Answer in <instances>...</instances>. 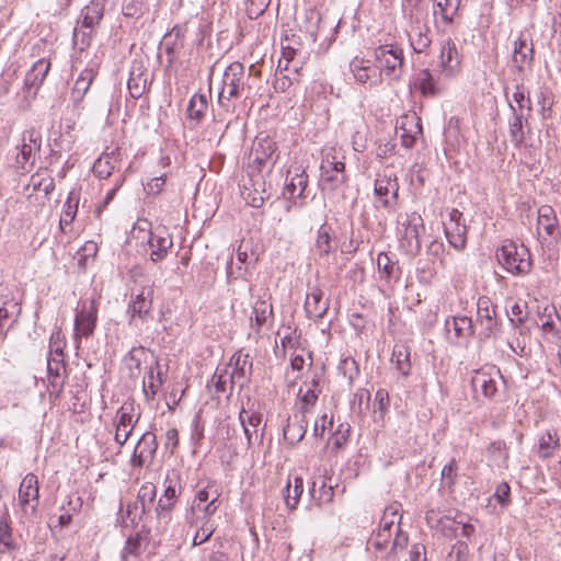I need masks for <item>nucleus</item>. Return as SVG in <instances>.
Masks as SVG:
<instances>
[{
	"mask_svg": "<svg viewBox=\"0 0 561 561\" xmlns=\"http://www.w3.org/2000/svg\"><path fill=\"white\" fill-rule=\"evenodd\" d=\"M219 508V504L191 506L186 514V522L190 527H210L216 528L214 516Z\"/></svg>",
	"mask_w": 561,
	"mask_h": 561,
	"instance_id": "obj_26",
	"label": "nucleus"
},
{
	"mask_svg": "<svg viewBox=\"0 0 561 561\" xmlns=\"http://www.w3.org/2000/svg\"><path fill=\"white\" fill-rule=\"evenodd\" d=\"M497 260L502 266L512 274H525L530 268V254L523 244L513 241L505 242L499 253Z\"/></svg>",
	"mask_w": 561,
	"mask_h": 561,
	"instance_id": "obj_3",
	"label": "nucleus"
},
{
	"mask_svg": "<svg viewBox=\"0 0 561 561\" xmlns=\"http://www.w3.org/2000/svg\"><path fill=\"white\" fill-rule=\"evenodd\" d=\"M560 449V438L556 432L547 431L539 437L537 454L541 459L551 458Z\"/></svg>",
	"mask_w": 561,
	"mask_h": 561,
	"instance_id": "obj_48",
	"label": "nucleus"
},
{
	"mask_svg": "<svg viewBox=\"0 0 561 561\" xmlns=\"http://www.w3.org/2000/svg\"><path fill=\"white\" fill-rule=\"evenodd\" d=\"M502 383V376L495 367L476 370L471 377V387L477 398L494 399Z\"/></svg>",
	"mask_w": 561,
	"mask_h": 561,
	"instance_id": "obj_8",
	"label": "nucleus"
},
{
	"mask_svg": "<svg viewBox=\"0 0 561 561\" xmlns=\"http://www.w3.org/2000/svg\"><path fill=\"white\" fill-rule=\"evenodd\" d=\"M411 31L409 33L410 44L415 53H423L430 47L432 38L430 35V28L425 24L410 25Z\"/></svg>",
	"mask_w": 561,
	"mask_h": 561,
	"instance_id": "obj_42",
	"label": "nucleus"
},
{
	"mask_svg": "<svg viewBox=\"0 0 561 561\" xmlns=\"http://www.w3.org/2000/svg\"><path fill=\"white\" fill-rule=\"evenodd\" d=\"M376 67L389 79H398L403 68V51L394 45H382L375 49Z\"/></svg>",
	"mask_w": 561,
	"mask_h": 561,
	"instance_id": "obj_6",
	"label": "nucleus"
},
{
	"mask_svg": "<svg viewBox=\"0 0 561 561\" xmlns=\"http://www.w3.org/2000/svg\"><path fill=\"white\" fill-rule=\"evenodd\" d=\"M122 153L118 148L106 150L93 164V173L100 179H107L118 168Z\"/></svg>",
	"mask_w": 561,
	"mask_h": 561,
	"instance_id": "obj_29",
	"label": "nucleus"
},
{
	"mask_svg": "<svg viewBox=\"0 0 561 561\" xmlns=\"http://www.w3.org/2000/svg\"><path fill=\"white\" fill-rule=\"evenodd\" d=\"M391 362L396 365L398 371L408 377L411 373V353L408 346L403 344L396 345L392 352Z\"/></svg>",
	"mask_w": 561,
	"mask_h": 561,
	"instance_id": "obj_51",
	"label": "nucleus"
},
{
	"mask_svg": "<svg viewBox=\"0 0 561 561\" xmlns=\"http://www.w3.org/2000/svg\"><path fill=\"white\" fill-rule=\"evenodd\" d=\"M537 233L543 241H558L561 238V226L556 210L550 205L538 208Z\"/></svg>",
	"mask_w": 561,
	"mask_h": 561,
	"instance_id": "obj_17",
	"label": "nucleus"
},
{
	"mask_svg": "<svg viewBox=\"0 0 561 561\" xmlns=\"http://www.w3.org/2000/svg\"><path fill=\"white\" fill-rule=\"evenodd\" d=\"M66 347V340L60 330L53 331L49 339L48 355L47 357L64 358V348Z\"/></svg>",
	"mask_w": 561,
	"mask_h": 561,
	"instance_id": "obj_59",
	"label": "nucleus"
},
{
	"mask_svg": "<svg viewBox=\"0 0 561 561\" xmlns=\"http://www.w3.org/2000/svg\"><path fill=\"white\" fill-rule=\"evenodd\" d=\"M534 58L533 44H529L526 38L518 37L514 42L513 62L522 70L524 66L530 65Z\"/></svg>",
	"mask_w": 561,
	"mask_h": 561,
	"instance_id": "obj_43",
	"label": "nucleus"
},
{
	"mask_svg": "<svg viewBox=\"0 0 561 561\" xmlns=\"http://www.w3.org/2000/svg\"><path fill=\"white\" fill-rule=\"evenodd\" d=\"M251 317V328L256 333L261 331L264 325L271 324L273 321V306L267 299H259L253 305Z\"/></svg>",
	"mask_w": 561,
	"mask_h": 561,
	"instance_id": "obj_35",
	"label": "nucleus"
},
{
	"mask_svg": "<svg viewBox=\"0 0 561 561\" xmlns=\"http://www.w3.org/2000/svg\"><path fill=\"white\" fill-rule=\"evenodd\" d=\"M276 151V142L268 137H256L253 142L250 156L248 170L250 176H262L261 172L266 167L274 165L273 156Z\"/></svg>",
	"mask_w": 561,
	"mask_h": 561,
	"instance_id": "obj_7",
	"label": "nucleus"
},
{
	"mask_svg": "<svg viewBox=\"0 0 561 561\" xmlns=\"http://www.w3.org/2000/svg\"><path fill=\"white\" fill-rule=\"evenodd\" d=\"M251 186L244 181L243 190L241 192L244 201L252 207L259 208L264 204L265 190L263 176H251L250 179Z\"/></svg>",
	"mask_w": 561,
	"mask_h": 561,
	"instance_id": "obj_36",
	"label": "nucleus"
},
{
	"mask_svg": "<svg viewBox=\"0 0 561 561\" xmlns=\"http://www.w3.org/2000/svg\"><path fill=\"white\" fill-rule=\"evenodd\" d=\"M20 312L21 308L15 299L3 300L0 297V330H9L16 323Z\"/></svg>",
	"mask_w": 561,
	"mask_h": 561,
	"instance_id": "obj_41",
	"label": "nucleus"
},
{
	"mask_svg": "<svg viewBox=\"0 0 561 561\" xmlns=\"http://www.w3.org/2000/svg\"><path fill=\"white\" fill-rule=\"evenodd\" d=\"M525 114H518L512 112V116L508 119V134L510 139L515 148H524L526 146V136L531 134V129L528 125V118Z\"/></svg>",
	"mask_w": 561,
	"mask_h": 561,
	"instance_id": "obj_25",
	"label": "nucleus"
},
{
	"mask_svg": "<svg viewBox=\"0 0 561 561\" xmlns=\"http://www.w3.org/2000/svg\"><path fill=\"white\" fill-rule=\"evenodd\" d=\"M19 506L25 517L32 518L36 515L39 505L38 479L34 473H27L19 486Z\"/></svg>",
	"mask_w": 561,
	"mask_h": 561,
	"instance_id": "obj_11",
	"label": "nucleus"
},
{
	"mask_svg": "<svg viewBox=\"0 0 561 561\" xmlns=\"http://www.w3.org/2000/svg\"><path fill=\"white\" fill-rule=\"evenodd\" d=\"M96 73L98 71L93 67H87L80 72L72 89V98L76 102L83 99L95 79Z\"/></svg>",
	"mask_w": 561,
	"mask_h": 561,
	"instance_id": "obj_46",
	"label": "nucleus"
},
{
	"mask_svg": "<svg viewBox=\"0 0 561 561\" xmlns=\"http://www.w3.org/2000/svg\"><path fill=\"white\" fill-rule=\"evenodd\" d=\"M345 163L335 156L327 153L321 163L320 186L322 191H335L346 181Z\"/></svg>",
	"mask_w": 561,
	"mask_h": 561,
	"instance_id": "obj_13",
	"label": "nucleus"
},
{
	"mask_svg": "<svg viewBox=\"0 0 561 561\" xmlns=\"http://www.w3.org/2000/svg\"><path fill=\"white\" fill-rule=\"evenodd\" d=\"M477 320L479 321L482 330L481 335L484 337L491 336L497 325L495 318V307L488 297H480L477 302Z\"/></svg>",
	"mask_w": 561,
	"mask_h": 561,
	"instance_id": "obj_24",
	"label": "nucleus"
},
{
	"mask_svg": "<svg viewBox=\"0 0 561 561\" xmlns=\"http://www.w3.org/2000/svg\"><path fill=\"white\" fill-rule=\"evenodd\" d=\"M398 178L393 171L386 169L377 174L374 193L381 207L392 209L398 201Z\"/></svg>",
	"mask_w": 561,
	"mask_h": 561,
	"instance_id": "obj_9",
	"label": "nucleus"
},
{
	"mask_svg": "<svg viewBox=\"0 0 561 561\" xmlns=\"http://www.w3.org/2000/svg\"><path fill=\"white\" fill-rule=\"evenodd\" d=\"M68 379L67 364L64 358L47 357V381L50 398L58 399Z\"/></svg>",
	"mask_w": 561,
	"mask_h": 561,
	"instance_id": "obj_18",
	"label": "nucleus"
},
{
	"mask_svg": "<svg viewBox=\"0 0 561 561\" xmlns=\"http://www.w3.org/2000/svg\"><path fill=\"white\" fill-rule=\"evenodd\" d=\"M445 233L448 242L457 250L465 248L467 227L463 222H444Z\"/></svg>",
	"mask_w": 561,
	"mask_h": 561,
	"instance_id": "obj_47",
	"label": "nucleus"
},
{
	"mask_svg": "<svg viewBox=\"0 0 561 561\" xmlns=\"http://www.w3.org/2000/svg\"><path fill=\"white\" fill-rule=\"evenodd\" d=\"M308 185V176L299 168L295 169V172L288 171L284 194L289 198H301L304 192Z\"/></svg>",
	"mask_w": 561,
	"mask_h": 561,
	"instance_id": "obj_37",
	"label": "nucleus"
},
{
	"mask_svg": "<svg viewBox=\"0 0 561 561\" xmlns=\"http://www.w3.org/2000/svg\"><path fill=\"white\" fill-rule=\"evenodd\" d=\"M439 64L440 67L448 73L453 72L454 69L458 66V53L454 42L447 41L442 46Z\"/></svg>",
	"mask_w": 561,
	"mask_h": 561,
	"instance_id": "obj_53",
	"label": "nucleus"
},
{
	"mask_svg": "<svg viewBox=\"0 0 561 561\" xmlns=\"http://www.w3.org/2000/svg\"><path fill=\"white\" fill-rule=\"evenodd\" d=\"M445 328L449 334H454L453 342L458 345L467 343L474 333L472 320L466 316L446 319Z\"/></svg>",
	"mask_w": 561,
	"mask_h": 561,
	"instance_id": "obj_23",
	"label": "nucleus"
},
{
	"mask_svg": "<svg viewBox=\"0 0 561 561\" xmlns=\"http://www.w3.org/2000/svg\"><path fill=\"white\" fill-rule=\"evenodd\" d=\"M140 417V413L136 412V405L134 401H126L123 405L117 410L114 424H115V442L123 446L138 423Z\"/></svg>",
	"mask_w": 561,
	"mask_h": 561,
	"instance_id": "obj_10",
	"label": "nucleus"
},
{
	"mask_svg": "<svg viewBox=\"0 0 561 561\" xmlns=\"http://www.w3.org/2000/svg\"><path fill=\"white\" fill-rule=\"evenodd\" d=\"M401 504L393 502L388 505L381 516L379 528L390 529L396 531V536L392 540L389 554H398L403 551L409 542V536L401 529Z\"/></svg>",
	"mask_w": 561,
	"mask_h": 561,
	"instance_id": "obj_5",
	"label": "nucleus"
},
{
	"mask_svg": "<svg viewBox=\"0 0 561 561\" xmlns=\"http://www.w3.org/2000/svg\"><path fill=\"white\" fill-rule=\"evenodd\" d=\"M513 102L508 103L511 112L525 114L527 116L531 115V101L529 96L524 92L523 87L517 85L515 92L513 93Z\"/></svg>",
	"mask_w": 561,
	"mask_h": 561,
	"instance_id": "obj_55",
	"label": "nucleus"
},
{
	"mask_svg": "<svg viewBox=\"0 0 561 561\" xmlns=\"http://www.w3.org/2000/svg\"><path fill=\"white\" fill-rule=\"evenodd\" d=\"M79 202L80 193L76 190H71L64 205L62 214L59 221V227L61 230H64L66 226L70 225L75 220L76 215L78 213Z\"/></svg>",
	"mask_w": 561,
	"mask_h": 561,
	"instance_id": "obj_49",
	"label": "nucleus"
},
{
	"mask_svg": "<svg viewBox=\"0 0 561 561\" xmlns=\"http://www.w3.org/2000/svg\"><path fill=\"white\" fill-rule=\"evenodd\" d=\"M157 496L156 485L151 482L144 483L138 492L134 502L126 506V518L131 524L137 525L142 517L150 512Z\"/></svg>",
	"mask_w": 561,
	"mask_h": 561,
	"instance_id": "obj_12",
	"label": "nucleus"
},
{
	"mask_svg": "<svg viewBox=\"0 0 561 561\" xmlns=\"http://www.w3.org/2000/svg\"><path fill=\"white\" fill-rule=\"evenodd\" d=\"M314 248L320 256H328L335 250L336 243L332 238V228L329 225L323 224L318 229Z\"/></svg>",
	"mask_w": 561,
	"mask_h": 561,
	"instance_id": "obj_44",
	"label": "nucleus"
},
{
	"mask_svg": "<svg viewBox=\"0 0 561 561\" xmlns=\"http://www.w3.org/2000/svg\"><path fill=\"white\" fill-rule=\"evenodd\" d=\"M394 536V530L378 528L377 533L369 539L368 545L375 551L381 553L382 558L390 560L397 556L389 554V550Z\"/></svg>",
	"mask_w": 561,
	"mask_h": 561,
	"instance_id": "obj_39",
	"label": "nucleus"
},
{
	"mask_svg": "<svg viewBox=\"0 0 561 561\" xmlns=\"http://www.w3.org/2000/svg\"><path fill=\"white\" fill-rule=\"evenodd\" d=\"M350 69L356 82L370 87L381 83V72L369 59L355 57L350 62Z\"/></svg>",
	"mask_w": 561,
	"mask_h": 561,
	"instance_id": "obj_20",
	"label": "nucleus"
},
{
	"mask_svg": "<svg viewBox=\"0 0 561 561\" xmlns=\"http://www.w3.org/2000/svg\"><path fill=\"white\" fill-rule=\"evenodd\" d=\"M247 80L244 66L237 61L230 64L222 76L221 90L218 95L219 105L226 111L234 108L231 101L242 95L247 87Z\"/></svg>",
	"mask_w": 561,
	"mask_h": 561,
	"instance_id": "obj_2",
	"label": "nucleus"
},
{
	"mask_svg": "<svg viewBox=\"0 0 561 561\" xmlns=\"http://www.w3.org/2000/svg\"><path fill=\"white\" fill-rule=\"evenodd\" d=\"M239 420L243 427L248 446H251L253 436L257 437V427L262 422V415L256 412L249 413L244 408H242L239 412Z\"/></svg>",
	"mask_w": 561,
	"mask_h": 561,
	"instance_id": "obj_45",
	"label": "nucleus"
},
{
	"mask_svg": "<svg viewBox=\"0 0 561 561\" xmlns=\"http://www.w3.org/2000/svg\"><path fill=\"white\" fill-rule=\"evenodd\" d=\"M538 104L540 105V115L542 119H548L552 114L553 96L548 89H541L538 94Z\"/></svg>",
	"mask_w": 561,
	"mask_h": 561,
	"instance_id": "obj_63",
	"label": "nucleus"
},
{
	"mask_svg": "<svg viewBox=\"0 0 561 561\" xmlns=\"http://www.w3.org/2000/svg\"><path fill=\"white\" fill-rule=\"evenodd\" d=\"M318 387V381L312 379L311 386L307 388V390L302 393V387L299 390L301 394V405L299 413L307 414L309 412L310 407H313L318 400V393L316 388Z\"/></svg>",
	"mask_w": 561,
	"mask_h": 561,
	"instance_id": "obj_60",
	"label": "nucleus"
},
{
	"mask_svg": "<svg viewBox=\"0 0 561 561\" xmlns=\"http://www.w3.org/2000/svg\"><path fill=\"white\" fill-rule=\"evenodd\" d=\"M153 287L151 285L142 286L138 293H133L127 307L129 316L128 323L131 327H139L152 319Z\"/></svg>",
	"mask_w": 561,
	"mask_h": 561,
	"instance_id": "obj_4",
	"label": "nucleus"
},
{
	"mask_svg": "<svg viewBox=\"0 0 561 561\" xmlns=\"http://www.w3.org/2000/svg\"><path fill=\"white\" fill-rule=\"evenodd\" d=\"M425 519L431 528L440 530L446 536L449 535V530H454V528L450 526L451 518L447 516H439L438 512L435 510L427 511Z\"/></svg>",
	"mask_w": 561,
	"mask_h": 561,
	"instance_id": "obj_56",
	"label": "nucleus"
},
{
	"mask_svg": "<svg viewBox=\"0 0 561 561\" xmlns=\"http://www.w3.org/2000/svg\"><path fill=\"white\" fill-rule=\"evenodd\" d=\"M309 493L318 505L330 503L334 496L333 486L331 484L327 485L325 478L312 481Z\"/></svg>",
	"mask_w": 561,
	"mask_h": 561,
	"instance_id": "obj_50",
	"label": "nucleus"
},
{
	"mask_svg": "<svg viewBox=\"0 0 561 561\" xmlns=\"http://www.w3.org/2000/svg\"><path fill=\"white\" fill-rule=\"evenodd\" d=\"M425 227L423 218L416 211L401 214L398 217V237L400 248L409 255L415 256L420 253L421 234Z\"/></svg>",
	"mask_w": 561,
	"mask_h": 561,
	"instance_id": "obj_1",
	"label": "nucleus"
},
{
	"mask_svg": "<svg viewBox=\"0 0 561 561\" xmlns=\"http://www.w3.org/2000/svg\"><path fill=\"white\" fill-rule=\"evenodd\" d=\"M229 371L228 368H217L211 377V385L214 386L216 392L224 393L227 391V383L229 382Z\"/></svg>",
	"mask_w": 561,
	"mask_h": 561,
	"instance_id": "obj_64",
	"label": "nucleus"
},
{
	"mask_svg": "<svg viewBox=\"0 0 561 561\" xmlns=\"http://www.w3.org/2000/svg\"><path fill=\"white\" fill-rule=\"evenodd\" d=\"M141 553V540L139 536L129 537L122 551V561H131L137 559Z\"/></svg>",
	"mask_w": 561,
	"mask_h": 561,
	"instance_id": "obj_62",
	"label": "nucleus"
},
{
	"mask_svg": "<svg viewBox=\"0 0 561 561\" xmlns=\"http://www.w3.org/2000/svg\"><path fill=\"white\" fill-rule=\"evenodd\" d=\"M146 83L147 78L144 77V73L139 72L136 75L133 70L127 82V87L131 98L139 99L146 90Z\"/></svg>",
	"mask_w": 561,
	"mask_h": 561,
	"instance_id": "obj_61",
	"label": "nucleus"
},
{
	"mask_svg": "<svg viewBox=\"0 0 561 561\" xmlns=\"http://www.w3.org/2000/svg\"><path fill=\"white\" fill-rule=\"evenodd\" d=\"M104 14V4L100 0H92L81 10L79 25L89 30H95Z\"/></svg>",
	"mask_w": 561,
	"mask_h": 561,
	"instance_id": "obj_38",
	"label": "nucleus"
},
{
	"mask_svg": "<svg viewBox=\"0 0 561 561\" xmlns=\"http://www.w3.org/2000/svg\"><path fill=\"white\" fill-rule=\"evenodd\" d=\"M42 133L35 127H30L22 134L20 152L16 156V163L25 170L26 165H33L36 153L41 150Z\"/></svg>",
	"mask_w": 561,
	"mask_h": 561,
	"instance_id": "obj_15",
	"label": "nucleus"
},
{
	"mask_svg": "<svg viewBox=\"0 0 561 561\" xmlns=\"http://www.w3.org/2000/svg\"><path fill=\"white\" fill-rule=\"evenodd\" d=\"M229 365L233 366L232 371L229 373V393L231 394L236 383H238L240 388L248 383L253 364L249 354H243L239 351L231 356Z\"/></svg>",
	"mask_w": 561,
	"mask_h": 561,
	"instance_id": "obj_22",
	"label": "nucleus"
},
{
	"mask_svg": "<svg viewBox=\"0 0 561 561\" xmlns=\"http://www.w3.org/2000/svg\"><path fill=\"white\" fill-rule=\"evenodd\" d=\"M302 492L304 480L301 477H294L293 480H288L285 489V503L288 508L294 510L297 507Z\"/></svg>",
	"mask_w": 561,
	"mask_h": 561,
	"instance_id": "obj_54",
	"label": "nucleus"
},
{
	"mask_svg": "<svg viewBox=\"0 0 561 561\" xmlns=\"http://www.w3.org/2000/svg\"><path fill=\"white\" fill-rule=\"evenodd\" d=\"M20 547L13 533L12 520L8 511L3 512L0 517V556L14 554Z\"/></svg>",
	"mask_w": 561,
	"mask_h": 561,
	"instance_id": "obj_28",
	"label": "nucleus"
},
{
	"mask_svg": "<svg viewBox=\"0 0 561 561\" xmlns=\"http://www.w3.org/2000/svg\"><path fill=\"white\" fill-rule=\"evenodd\" d=\"M377 267L380 279L388 286L397 284L402 275L399 262L388 253L380 252L377 256Z\"/></svg>",
	"mask_w": 561,
	"mask_h": 561,
	"instance_id": "obj_27",
	"label": "nucleus"
},
{
	"mask_svg": "<svg viewBox=\"0 0 561 561\" xmlns=\"http://www.w3.org/2000/svg\"><path fill=\"white\" fill-rule=\"evenodd\" d=\"M305 311L309 319H321L328 308L329 304L323 299V293L319 288H312L306 296Z\"/></svg>",
	"mask_w": 561,
	"mask_h": 561,
	"instance_id": "obj_34",
	"label": "nucleus"
},
{
	"mask_svg": "<svg viewBox=\"0 0 561 561\" xmlns=\"http://www.w3.org/2000/svg\"><path fill=\"white\" fill-rule=\"evenodd\" d=\"M308 420L304 413H295L288 417L287 424L283 428L284 438L290 445L299 443L306 435Z\"/></svg>",
	"mask_w": 561,
	"mask_h": 561,
	"instance_id": "obj_31",
	"label": "nucleus"
},
{
	"mask_svg": "<svg viewBox=\"0 0 561 561\" xmlns=\"http://www.w3.org/2000/svg\"><path fill=\"white\" fill-rule=\"evenodd\" d=\"M148 244L150 247V259L153 262H159L167 257L169 251L173 247V240L167 231H151Z\"/></svg>",
	"mask_w": 561,
	"mask_h": 561,
	"instance_id": "obj_30",
	"label": "nucleus"
},
{
	"mask_svg": "<svg viewBox=\"0 0 561 561\" xmlns=\"http://www.w3.org/2000/svg\"><path fill=\"white\" fill-rule=\"evenodd\" d=\"M162 386V378L159 371V365L151 366L147 371V376L144 380V393L147 400H153L158 390Z\"/></svg>",
	"mask_w": 561,
	"mask_h": 561,
	"instance_id": "obj_52",
	"label": "nucleus"
},
{
	"mask_svg": "<svg viewBox=\"0 0 561 561\" xmlns=\"http://www.w3.org/2000/svg\"><path fill=\"white\" fill-rule=\"evenodd\" d=\"M220 495L221 489L219 484L214 480H208L205 485H202L201 483L197 485V491L191 506L220 504Z\"/></svg>",
	"mask_w": 561,
	"mask_h": 561,
	"instance_id": "obj_32",
	"label": "nucleus"
},
{
	"mask_svg": "<svg viewBox=\"0 0 561 561\" xmlns=\"http://www.w3.org/2000/svg\"><path fill=\"white\" fill-rule=\"evenodd\" d=\"M402 14L410 25L420 24L426 16L424 0H402Z\"/></svg>",
	"mask_w": 561,
	"mask_h": 561,
	"instance_id": "obj_40",
	"label": "nucleus"
},
{
	"mask_svg": "<svg viewBox=\"0 0 561 561\" xmlns=\"http://www.w3.org/2000/svg\"><path fill=\"white\" fill-rule=\"evenodd\" d=\"M164 491L158 500L156 513L159 518H169L182 492L180 476L175 470L167 473Z\"/></svg>",
	"mask_w": 561,
	"mask_h": 561,
	"instance_id": "obj_14",
	"label": "nucleus"
},
{
	"mask_svg": "<svg viewBox=\"0 0 561 561\" xmlns=\"http://www.w3.org/2000/svg\"><path fill=\"white\" fill-rule=\"evenodd\" d=\"M397 135L404 148H412L422 136L421 118L415 113L404 114L397 121Z\"/></svg>",
	"mask_w": 561,
	"mask_h": 561,
	"instance_id": "obj_19",
	"label": "nucleus"
},
{
	"mask_svg": "<svg viewBox=\"0 0 561 561\" xmlns=\"http://www.w3.org/2000/svg\"><path fill=\"white\" fill-rule=\"evenodd\" d=\"M157 437L152 432H146L138 439L131 456L134 467H144L152 462L157 453Z\"/></svg>",
	"mask_w": 561,
	"mask_h": 561,
	"instance_id": "obj_21",
	"label": "nucleus"
},
{
	"mask_svg": "<svg viewBox=\"0 0 561 561\" xmlns=\"http://www.w3.org/2000/svg\"><path fill=\"white\" fill-rule=\"evenodd\" d=\"M539 325L541 327V330L545 335L556 339L559 335V330L561 327V320L557 314H554V318L551 313L542 314L539 317Z\"/></svg>",
	"mask_w": 561,
	"mask_h": 561,
	"instance_id": "obj_58",
	"label": "nucleus"
},
{
	"mask_svg": "<svg viewBox=\"0 0 561 561\" xmlns=\"http://www.w3.org/2000/svg\"><path fill=\"white\" fill-rule=\"evenodd\" d=\"M207 110V98L205 94H194L187 106V114L191 119L201 121Z\"/></svg>",
	"mask_w": 561,
	"mask_h": 561,
	"instance_id": "obj_57",
	"label": "nucleus"
},
{
	"mask_svg": "<svg viewBox=\"0 0 561 561\" xmlns=\"http://www.w3.org/2000/svg\"><path fill=\"white\" fill-rule=\"evenodd\" d=\"M50 69V62L46 59L37 60L31 70H28L24 78V90L30 93L34 89V94L44 82L48 71Z\"/></svg>",
	"mask_w": 561,
	"mask_h": 561,
	"instance_id": "obj_33",
	"label": "nucleus"
},
{
	"mask_svg": "<svg viewBox=\"0 0 561 561\" xmlns=\"http://www.w3.org/2000/svg\"><path fill=\"white\" fill-rule=\"evenodd\" d=\"M98 320V306L95 299H84L81 301V310L77 312L75 319L76 339L89 337L93 334Z\"/></svg>",
	"mask_w": 561,
	"mask_h": 561,
	"instance_id": "obj_16",
	"label": "nucleus"
}]
</instances>
